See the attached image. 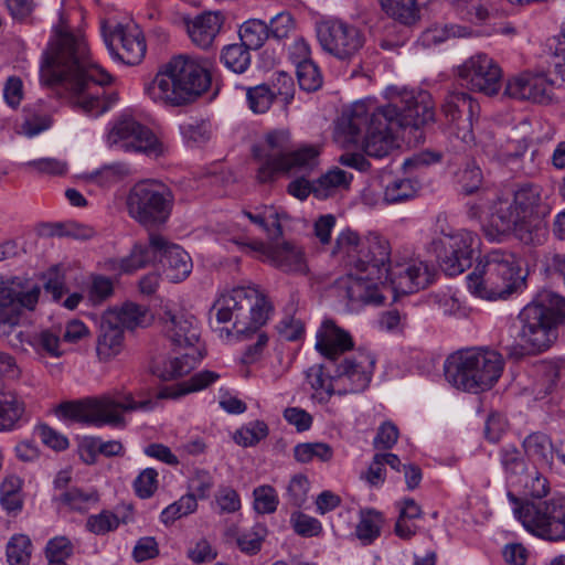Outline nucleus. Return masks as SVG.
Returning a JSON list of instances; mask_svg holds the SVG:
<instances>
[{
  "label": "nucleus",
  "mask_w": 565,
  "mask_h": 565,
  "mask_svg": "<svg viewBox=\"0 0 565 565\" xmlns=\"http://www.w3.org/2000/svg\"><path fill=\"white\" fill-rule=\"evenodd\" d=\"M387 104L376 106L360 100L338 119L335 134L347 143H358L366 156L382 159L397 146L396 135L402 128H419L434 120V107L427 92L388 87Z\"/></svg>",
  "instance_id": "nucleus-1"
},
{
  "label": "nucleus",
  "mask_w": 565,
  "mask_h": 565,
  "mask_svg": "<svg viewBox=\"0 0 565 565\" xmlns=\"http://www.w3.org/2000/svg\"><path fill=\"white\" fill-rule=\"evenodd\" d=\"M56 39L44 53L41 81L45 85L63 83L73 104L85 114L99 116L117 100L115 94L103 98V86L110 75L90 60L87 43L82 35L56 29Z\"/></svg>",
  "instance_id": "nucleus-2"
},
{
  "label": "nucleus",
  "mask_w": 565,
  "mask_h": 565,
  "mask_svg": "<svg viewBox=\"0 0 565 565\" xmlns=\"http://www.w3.org/2000/svg\"><path fill=\"white\" fill-rule=\"evenodd\" d=\"M211 81V73L201 61L181 54L162 64L145 90L154 103L179 107L205 93Z\"/></svg>",
  "instance_id": "nucleus-3"
},
{
  "label": "nucleus",
  "mask_w": 565,
  "mask_h": 565,
  "mask_svg": "<svg viewBox=\"0 0 565 565\" xmlns=\"http://www.w3.org/2000/svg\"><path fill=\"white\" fill-rule=\"evenodd\" d=\"M158 315L167 338L175 348L185 350L181 356L170 359L152 369L156 376L170 381L188 374L203 359L202 350L198 345L199 323L192 313L173 301H166Z\"/></svg>",
  "instance_id": "nucleus-4"
},
{
  "label": "nucleus",
  "mask_w": 565,
  "mask_h": 565,
  "mask_svg": "<svg viewBox=\"0 0 565 565\" xmlns=\"http://www.w3.org/2000/svg\"><path fill=\"white\" fill-rule=\"evenodd\" d=\"M157 262L172 282L183 281L193 267L190 255L181 246L160 234L150 233L147 243H135L129 255L111 259L109 268L119 274H132Z\"/></svg>",
  "instance_id": "nucleus-5"
},
{
  "label": "nucleus",
  "mask_w": 565,
  "mask_h": 565,
  "mask_svg": "<svg viewBox=\"0 0 565 565\" xmlns=\"http://www.w3.org/2000/svg\"><path fill=\"white\" fill-rule=\"evenodd\" d=\"M524 284L516 256L503 249H493L484 255L467 277L470 292L487 300L504 299Z\"/></svg>",
  "instance_id": "nucleus-6"
},
{
  "label": "nucleus",
  "mask_w": 565,
  "mask_h": 565,
  "mask_svg": "<svg viewBox=\"0 0 565 565\" xmlns=\"http://www.w3.org/2000/svg\"><path fill=\"white\" fill-rule=\"evenodd\" d=\"M504 366L502 355L489 349L472 348L455 352L445 362L446 380L458 390L479 393L490 390Z\"/></svg>",
  "instance_id": "nucleus-7"
},
{
  "label": "nucleus",
  "mask_w": 565,
  "mask_h": 565,
  "mask_svg": "<svg viewBox=\"0 0 565 565\" xmlns=\"http://www.w3.org/2000/svg\"><path fill=\"white\" fill-rule=\"evenodd\" d=\"M519 319L522 348L530 354L543 352L556 340V326L565 321V299L543 290L521 310Z\"/></svg>",
  "instance_id": "nucleus-8"
},
{
  "label": "nucleus",
  "mask_w": 565,
  "mask_h": 565,
  "mask_svg": "<svg viewBox=\"0 0 565 565\" xmlns=\"http://www.w3.org/2000/svg\"><path fill=\"white\" fill-rule=\"evenodd\" d=\"M375 359L363 352L344 358L334 375H327L323 365L316 364L306 372L307 381L315 391L312 397L327 403L333 394L345 395L364 391L371 381Z\"/></svg>",
  "instance_id": "nucleus-9"
},
{
  "label": "nucleus",
  "mask_w": 565,
  "mask_h": 565,
  "mask_svg": "<svg viewBox=\"0 0 565 565\" xmlns=\"http://www.w3.org/2000/svg\"><path fill=\"white\" fill-rule=\"evenodd\" d=\"M218 323L233 321L238 334L258 330L268 319L270 306L266 297L255 287H236L220 296L214 302Z\"/></svg>",
  "instance_id": "nucleus-10"
},
{
  "label": "nucleus",
  "mask_w": 565,
  "mask_h": 565,
  "mask_svg": "<svg viewBox=\"0 0 565 565\" xmlns=\"http://www.w3.org/2000/svg\"><path fill=\"white\" fill-rule=\"evenodd\" d=\"M152 408L153 402L151 399L136 402L131 394L118 397L103 395L79 402L62 403L57 407V413L78 423L122 427L125 426L124 412L150 411Z\"/></svg>",
  "instance_id": "nucleus-11"
},
{
  "label": "nucleus",
  "mask_w": 565,
  "mask_h": 565,
  "mask_svg": "<svg viewBox=\"0 0 565 565\" xmlns=\"http://www.w3.org/2000/svg\"><path fill=\"white\" fill-rule=\"evenodd\" d=\"M174 205V194L164 183L143 180L128 192L126 206L129 216L146 228H156L168 222Z\"/></svg>",
  "instance_id": "nucleus-12"
},
{
  "label": "nucleus",
  "mask_w": 565,
  "mask_h": 565,
  "mask_svg": "<svg viewBox=\"0 0 565 565\" xmlns=\"http://www.w3.org/2000/svg\"><path fill=\"white\" fill-rule=\"evenodd\" d=\"M508 498L515 504V518L530 533L551 542L565 541V497L537 503L521 502L512 492H508Z\"/></svg>",
  "instance_id": "nucleus-13"
},
{
  "label": "nucleus",
  "mask_w": 565,
  "mask_h": 565,
  "mask_svg": "<svg viewBox=\"0 0 565 565\" xmlns=\"http://www.w3.org/2000/svg\"><path fill=\"white\" fill-rule=\"evenodd\" d=\"M479 236L472 232L454 231L446 218L438 217L430 246L445 274L456 276L471 266Z\"/></svg>",
  "instance_id": "nucleus-14"
},
{
  "label": "nucleus",
  "mask_w": 565,
  "mask_h": 565,
  "mask_svg": "<svg viewBox=\"0 0 565 565\" xmlns=\"http://www.w3.org/2000/svg\"><path fill=\"white\" fill-rule=\"evenodd\" d=\"M332 255L341 257L352 269L364 270L370 265L372 274L380 278L391 257V246L377 234L361 238L358 233L344 230L335 239Z\"/></svg>",
  "instance_id": "nucleus-15"
},
{
  "label": "nucleus",
  "mask_w": 565,
  "mask_h": 565,
  "mask_svg": "<svg viewBox=\"0 0 565 565\" xmlns=\"http://www.w3.org/2000/svg\"><path fill=\"white\" fill-rule=\"evenodd\" d=\"M41 286L29 279L14 277L0 281V326L12 328L23 310L33 311L41 295Z\"/></svg>",
  "instance_id": "nucleus-16"
},
{
  "label": "nucleus",
  "mask_w": 565,
  "mask_h": 565,
  "mask_svg": "<svg viewBox=\"0 0 565 565\" xmlns=\"http://www.w3.org/2000/svg\"><path fill=\"white\" fill-rule=\"evenodd\" d=\"M109 146H117L126 152H142L150 157L163 153V143L146 126L131 117H124L113 126L107 136Z\"/></svg>",
  "instance_id": "nucleus-17"
},
{
  "label": "nucleus",
  "mask_w": 565,
  "mask_h": 565,
  "mask_svg": "<svg viewBox=\"0 0 565 565\" xmlns=\"http://www.w3.org/2000/svg\"><path fill=\"white\" fill-rule=\"evenodd\" d=\"M457 76L461 86L487 96L497 95L501 88V67L484 53L467 58L458 66Z\"/></svg>",
  "instance_id": "nucleus-18"
},
{
  "label": "nucleus",
  "mask_w": 565,
  "mask_h": 565,
  "mask_svg": "<svg viewBox=\"0 0 565 565\" xmlns=\"http://www.w3.org/2000/svg\"><path fill=\"white\" fill-rule=\"evenodd\" d=\"M291 151L290 134L286 129L268 132L264 141L253 148L258 163L256 178L260 183L271 182L280 174L282 162Z\"/></svg>",
  "instance_id": "nucleus-19"
},
{
  "label": "nucleus",
  "mask_w": 565,
  "mask_h": 565,
  "mask_svg": "<svg viewBox=\"0 0 565 565\" xmlns=\"http://www.w3.org/2000/svg\"><path fill=\"white\" fill-rule=\"evenodd\" d=\"M317 38L322 50L339 60L351 58L363 46L361 32L341 20H328L317 25Z\"/></svg>",
  "instance_id": "nucleus-20"
},
{
  "label": "nucleus",
  "mask_w": 565,
  "mask_h": 565,
  "mask_svg": "<svg viewBox=\"0 0 565 565\" xmlns=\"http://www.w3.org/2000/svg\"><path fill=\"white\" fill-rule=\"evenodd\" d=\"M388 277V268L384 265V273L380 278L372 274L370 265L364 270L352 269L348 276L340 280L339 287L353 305L383 303L385 297L379 291V285L384 288Z\"/></svg>",
  "instance_id": "nucleus-21"
},
{
  "label": "nucleus",
  "mask_w": 565,
  "mask_h": 565,
  "mask_svg": "<svg viewBox=\"0 0 565 565\" xmlns=\"http://www.w3.org/2000/svg\"><path fill=\"white\" fill-rule=\"evenodd\" d=\"M233 242L246 253H262L264 260L285 273L306 274L308 271L303 252L290 243L265 246L255 239L234 238Z\"/></svg>",
  "instance_id": "nucleus-22"
},
{
  "label": "nucleus",
  "mask_w": 565,
  "mask_h": 565,
  "mask_svg": "<svg viewBox=\"0 0 565 565\" xmlns=\"http://www.w3.org/2000/svg\"><path fill=\"white\" fill-rule=\"evenodd\" d=\"M386 267L388 277L385 288H390L395 294L417 292L429 286L435 277L434 267L422 260H409L394 266L388 260Z\"/></svg>",
  "instance_id": "nucleus-23"
},
{
  "label": "nucleus",
  "mask_w": 565,
  "mask_h": 565,
  "mask_svg": "<svg viewBox=\"0 0 565 565\" xmlns=\"http://www.w3.org/2000/svg\"><path fill=\"white\" fill-rule=\"evenodd\" d=\"M105 42L110 53L127 65L139 64L147 51L145 36L137 28L118 25Z\"/></svg>",
  "instance_id": "nucleus-24"
},
{
  "label": "nucleus",
  "mask_w": 565,
  "mask_h": 565,
  "mask_svg": "<svg viewBox=\"0 0 565 565\" xmlns=\"http://www.w3.org/2000/svg\"><path fill=\"white\" fill-rule=\"evenodd\" d=\"M487 202H491L490 225L484 228V234L489 239L497 241L499 236L510 233L522 216L510 196H501L493 192L492 198H487Z\"/></svg>",
  "instance_id": "nucleus-25"
},
{
  "label": "nucleus",
  "mask_w": 565,
  "mask_h": 565,
  "mask_svg": "<svg viewBox=\"0 0 565 565\" xmlns=\"http://www.w3.org/2000/svg\"><path fill=\"white\" fill-rule=\"evenodd\" d=\"M504 94L519 100L548 104L553 98V83L544 75H523L509 79Z\"/></svg>",
  "instance_id": "nucleus-26"
},
{
  "label": "nucleus",
  "mask_w": 565,
  "mask_h": 565,
  "mask_svg": "<svg viewBox=\"0 0 565 565\" xmlns=\"http://www.w3.org/2000/svg\"><path fill=\"white\" fill-rule=\"evenodd\" d=\"M353 348V340L349 332L326 319L317 332L316 349L327 359L335 360L343 352Z\"/></svg>",
  "instance_id": "nucleus-27"
},
{
  "label": "nucleus",
  "mask_w": 565,
  "mask_h": 565,
  "mask_svg": "<svg viewBox=\"0 0 565 565\" xmlns=\"http://www.w3.org/2000/svg\"><path fill=\"white\" fill-rule=\"evenodd\" d=\"M220 12H204L194 19L185 20L186 31L191 41L199 47L206 50L212 46L223 25Z\"/></svg>",
  "instance_id": "nucleus-28"
},
{
  "label": "nucleus",
  "mask_w": 565,
  "mask_h": 565,
  "mask_svg": "<svg viewBox=\"0 0 565 565\" xmlns=\"http://www.w3.org/2000/svg\"><path fill=\"white\" fill-rule=\"evenodd\" d=\"M117 318L111 313H104L97 338L96 353L100 361L107 362L117 356L124 347V331L116 326Z\"/></svg>",
  "instance_id": "nucleus-29"
},
{
  "label": "nucleus",
  "mask_w": 565,
  "mask_h": 565,
  "mask_svg": "<svg viewBox=\"0 0 565 565\" xmlns=\"http://www.w3.org/2000/svg\"><path fill=\"white\" fill-rule=\"evenodd\" d=\"M497 457L505 481L511 486L521 484L527 472L525 454L514 444H507L498 449Z\"/></svg>",
  "instance_id": "nucleus-30"
},
{
  "label": "nucleus",
  "mask_w": 565,
  "mask_h": 565,
  "mask_svg": "<svg viewBox=\"0 0 565 565\" xmlns=\"http://www.w3.org/2000/svg\"><path fill=\"white\" fill-rule=\"evenodd\" d=\"M52 126L50 109L42 100L28 104L22 110V122L19 132L34 137Z\"/></svg>",
  "instance_id": "nucleus-31"
},
{
  "label": "nucleus",
  "mask_w": 565,
  "mask_h": 565,
  "mask_svg": "<svg viewBox=\"0 0 565 565\" xmlns=\"http://www.w3.org/2000/svg\"><path fill=\"white\" fill-rule=\"evenodd\" d=\"M479 104L466 92L452 90L447 94L443 104V113L450 122L458 121L463 114L473 119L479 115Z\"/></svg>",
  "instance_id": "nucleus-32"
},
{
  "label": "nucleus",
  "mask_w": 565,
  "mask_h": 565,
  "mask_svg": "<svg viewBox=\"0 0 565 565\" xmlns=\"http://www.w3.org/2000/svg\"><path fill=\"white\" fill-rule=\"evenodd\" d=\"M25 414V405L13 392L0 393V433L12 431L19 427Z\"/></svg>",
  "instance_id": "nucleus-33"
},
{
  "label": "nucleus",
  "mask_w": 565,
  "mask_h": 565,
  "mask_svg": "<svg viewBox=\"0 0 565 565\" xmlns=\"http://www.w3.org/2000/svg\"><path fill=\"white\" fill-rule=\"evenodd\" d=\"M514 236L525 245H542L547 238V224L539 215L521 217L512 228Z\"/></svg>",
  "instance_id": "nucleus-34"
},
{
  "label": "nucleus",
  "mask_w": 565,
  "mask_h": 565,
  "mask_svg": "<svg viewBox=\"0 0 565 565\" xmlns=\"http://www.w3.org/2000/svg\"><path fill=\"white\" fill-rule=\"evenodd\" d=\"M220 379L216 372L204 370L195 373L188 381L167 386L158 393V398H175L188 393L204 390Z\"/></svg>",
  "instance_id": "nucleus-35"
},
{
  "label": "nucleus",
  "mask_w": 565,
  "mask_h": 565,
  "mask_svg": "<svg viewBox=\"0 0 565 565\" xmlns=\"http://www.w3.org/2000/svg\"><path fill=\"white\" fill-rule=\"evenodd\" d=\"M522 447L529 458L534 459L541 466L552 467L554 447L546 434L535 431L527 435L522 443Z\"/></svg>",
  "instance_id": "nucleus-36"
},
{
  "label": "nucleus",
  "mask_w": 565,
  "mask_h": 565,
  "mask_svg": "<svg viewBox=\"0 0 565 565\" xmlns=\"http://www.w3.org/2000/svg\"><path fill=\"white\" fill-rule=\"evenodd\" d=\"M105 313L114 315L117 318L114 323L120 326L122 330L146 327L151 320L149 310L134 302H126L121 308L110 309Z\"/></svg>",
  "instance_id": "nucleus-37"
},
{
  "label": "nucleus",
  "mask_w": 565,
  "mask_h": 565,
  "mask_svg": "<svg viewBox=\"0 0 565 565\" xmlns=\"http://www.w3.org/2000/svg\"><path fill=\"white\" fill-rule=\"evenodd\" d=\"M23 480L15 475H9L0 483V504L8 513H18L23 508Z\"/></svg>",
  "instance_id": "nucleus-38"
},
{
  "label": "nucleus",
  "mask_w": 565,
  "mask_h": 565,
  "mask_svg": "<svg viewBox=\"0 0 565 565\" xmlns=\"http://www.w3.org/2000/svg\"><path fill=\"white\" fill-rule=\"evenodd\" d=\"M132 521V510L127 508V513L122 516L115 514L109 510H103L98 514L88 516L86 527L89 532L96 535H105L115 531L120 523L127 524Z\"/></svg>",
  "instance_id": "nucleus-39"
},
{
  "label": "nucleus",
  "mask_w": 565,
  "mask_h": 565,
  "mask_svg": "<svg viewBox=\"0 0 565 565\" xmlns=\"http://www.w3.org/2000/svg\"><path fill=\"white\" fill-rule=\"evenodd\" d=\"M319 152L315 147H303L295 151H290L285 161L280 173L294 172L306 173L313 170L318 166Z\"/></svg>",
  "instance_id": "nucleus-40"
},
{
  "label": "nucleus",
  "mask_w": 565,
  "mask_h": 565,
  "mask_svg": "<svg viewBox=\"0 0 565 565\" xmlns=\"http://www.w3.org/2000/svg\"><path fill=\"white\" fill-rule=\"evenodd\" d=\"M54 500L71 510L86 511L99 501V494L96 490H84L81 488H70L55 495Z\"/></svg>",
  "instance_id": "nucleus-41"
},
{
  "label": "nucleus",
  "mask_w": 565,
  "mask_h": 565,
  "mask_svg": "<svg viewBox=\"0 0 565 565\" xmlns=\"http://www.w3.org/2000/svg\"><path fill=\"white\" fill-rule=\"evenodd\" d=\"M220 60L228 71L243 74L250 66V50L242 43L228 44L222 49Z\"/></svg>",
  "instance_id": "nucleus-42"
},
{
  "label": "nucleus",
  "mask_w": 565,
  "mask_h": 565,
  "mask_svg": "<svg viewBox=\"0 0 565 565\" xmlns=\"http://www.w3.org/2000/svg\"><path fill=\"white\" fill-rule=\"evenodd\" d=\"M383 523L384 519L379 511L372 509L362 510L360 521L355 527L356 537L363 545L372 544L381 535Z\"/></svg>",
  "instance_id": "nucleus-43"
},
{
  "label": "nucleus",
  "mask_w": 565,
  "mask_h": 565,
  "mask_svg": "<svg viewBox=\"0 0 565 565\" xmlns=\"http://www.w3.org/2000/svg\"><path fill=\"white\" fill-rule=\"evenodd\" d=\"M352 180V174L335 168L322 174L315 183L313 194L319 198H328L338 189H345Z\"/></svg>",
  "instance_id": "nucleus-44"
},
{
  "label": "nucleus",
  "mask_w": 565,
  "mask_h": 565,
  "mask_svg": "<svg viewBox=\"0 0 565 565\" xmlns=\"http://www.w3.org/2000/svg\"><path fill=\"white\" fill-rule=\"evenodd\" d=\"M238 35L241 43L246 47L258 50L269 39V28L259 19H249L239 26Z\"/></svg>",
  "instance_id": "nucleus-45"
},
{
  "label": "nucleus",
  "mask_w": 565,
  "mask_h": 565,
  "mask_svg": "<svg viewBox=\"0 0 565 565\" xmlns=\"http://www.w3.org/2000/svg\"><path fill=\"white\" fill-rule=\"evenodd\" d=\"M382 9L398 22L411 25L419 18L416 0H379Z\"/></svg>",
  "instance_id": "nucleus-46"
},
{
  "label": "nucleus",
  "mask_w": 565,
  "mask_h": 565,
  "mask_svg": "<svg viewBox=\"0 0 565 565\" xmlns=\"http://www.w3.org/2000/svg\"><path fill=\"white\" fill-rule=\"evenodd\" d=\"M128 173L129 169L126 164L116 162L106 164L96 171L83 173L81 178L87 183H95L99 186H110L121 181Z\"/></svg>",
  "instance_id": "nucleus-47"
},
{
  "label": "nucleus",
  "mask_w": 565,
  "mask_h": 565,
  "mask_svg": "<svg viewBox=\"0 0 565 565\" xmlns=\"http://www.w3.org/2000/svg\"><path fill=\"white\" fill-rule=\"evenodd\" d=\"M244 215L266 233L268 238L277 239L282 235L280 215L274 207H265L260 212H244Z\"/></svg>",
  "instance_id": "nucleus-48"
},
{
  "label": "nucleus",
  "mask_w": 565,
  "mask_h": 565,
  "mask_svg": "<svg viewBox=\"0 0 565 565\" xmlns=\"http://www.w3.org/2000/svg\"><path fill=\"white\" fill-rule=\"evenodd\" d=\"M512 200L522 217L534 215L541 203V188L535 184L521 185Z\"/></svg>",
  "instance_id": "nucleus-49"
},
{
  "label": "nucleus",
  "mask_w": 565,
  "mask_h": 565,
  "mask_svg": "<svg viewBox=\"0 0 565 565\" xmlns=\"http://www.w3.org/2000/svg\"><path fill=\"white\" fill-rule=\"evenodd\" d=\"M31 552V540L24 534H14L7 544V561L10 565H29Z\"/></svg>",
  "instance_id": "nucleus-50"
},
{
  "label": "nucleus",
  "mask_w": 565,
  "mask_h": 565,
  "mask_svg": "<svg viewBox=\"0 0 565 565\" xmlns=\"http://www.w3.org/2000/svg\"><path fill=\"white\" fill-rule=\"evenodd\" d=\"M294 456L301 463L310 462L313 459L327 462L332 459L333 449L326 443H303L294 448Z\"/></svg>",
  "instance_id": "nucleus-51"
},
{
  "label": "nucleus",
  "mask_w": 565,
  "mask_h": 565,
  "mask_svg": "<svg viewBox=\"0 0 565 565\" xmlns=\"http://www.w3.org/2000/svg\"><path fill=\"white\" fill-rule=\"evenodd\" d=\"M198 509L194 494H184L178 501L171 503L160 514L163 524L170 525L174 521L193 513Z\"/></svg>",
  "instance_id": "nucleus-52"
},
{
  "label": "nucleus",
  "mask_w": 565,
  "mask_h": 565,
  "mask_svg": "<svg viewBox=\"0 0 565 565\" xmlns=\"http://www.w3.org/2000/svg\"><path fill=\"white\" fill-rule=\"evenodd\" d=\"M268 436V426L263 420L252 422L233 435L235 443L243 447H253Z\"/></svg>",
  "instance_id": "nucleus-53"
},
{
  "label": "nucleus",
  "mask_w": 565,
  "mask_h": 565,
  "mask_svg": "<svg viewBox=\"0 0 565 565\" xmlns=\"http://www.w3.org/2000/svg\"><path fill=\"white\" fill-rule=\"evenodd\" d=\"M246 98L252 111L255 114H264L270 108L275 93L271 92L267 85L262 84L247 88Z\"/></svg>",
  "instance_id": "nucleus-54"
},
{
  "label": "nucleus",
  "mask_w": 565,
  "mask_h": 565,
  "mask_svg": "<svg viewBox=\"0 0 565 565\" xmlns=\"http://www.w3.org/2000/svg\"><path fill=\"white\" fill-rule=\"evenodd\" d=\"M296 74L300 88L306 92H316L322 85V75L313 61L299 64Z\"/></svg>",
  "instance_id": "nucleus-55"
},
{
  "label": "nucleus",
  "mask_w": 565,
  "mask_h": 565,
  "mask_svg": "<svg viewBox=\"0 0 565 565\" xmlns=\"http://www.w3.org/2000/svg\"><path fill=\"white\" fill-rule=\"evenodd\" d=\"M416 193L414 182L409 179H395L388 183L384 191L387 203H398L413 198Z\"/></svg>",
  "instance_id": "nucleus-56"
},
{
  "label": "nucleus",
  "mask_w": 565,
  "mask_h": 565,
  "mask_svg": "<svg viewBox=\"0 0 565 565\" xmlns=\"http://www.w3.org/2000/svg\"><path fill=\"white\" fill-rule=\"evenodd\" d=\"M254 509L262 514L274 513L278 505V495L271 486H259L254 489Z\"/></svg>",
  "instance_id": "nucleus-57"
},
{
  "label": "nucleus",
  "mask_w": 565,
  "mask_h": 565,
  "mask_svg": "<svg viewBox=\"0 0 565 565\" xmlns=\"http://www.w3.org/2000/svg\"><path fill=\"white\" fill-rule=\"evenodd\" d=\"M520 486L523 487V493L533 499H542L550 492L548 480L537 470L527 473L526 480Z\"/></svg>",
  "instance_id": "nucleus-58"
},
{
  "label": "nucleus",
  "mask_w": 565,
  "mask_h": 565,
  "mask_svg": "<svg viewBox=\"0 0 565 565\" xmlns=\"http://www.w3.org/2000/svg\"><path fill=\"white\" fill-rule=\"evenodd\" d=\"M290 521L295 532L305 537L317 536L322 531L320 521L302 512L292 513Z\"/></svg>",
  "instance_id": "nucleus-59"
},
{
  "label": "nucleus",
  "mask_w": 565,
  "mask_h": 565,
  "mask_svg": "<svg viewBox=\"0 0 565 565\" xmlns=\"http://www.w3.org/2000/svg\"><path fill=\"white\" fill-rule=\"evenodd\" d=\"M53 234L60 237L89 239L95 235V230L88 225L76 222H65L56 224Z\"/></svg>",
  "instance_id": "nucleus-60"
},
{
  "label": "nucleus",
  "mask_w": 565,
  "mask_h": 565,
  "mask_svg": "<svg viewBox=\"0 0 565 565\" xmlns=\"http://www.w3.org/2000/svg\"><path fill=\"white\" fill-rule=\"evenodd\" d=\"M158 472L152 468H147L139 473L134 481L136 494L141 499L150 498L158 487Z\"/></svg>",
  "instance_id": "nucleus-61"
},
{
  "label": "nucleus",
  "mask_w": 565,
  "mask_h": 565,
  "mask_svg": "<svg viewBox=\"0 0 565 565\" xmlns=\"http://www.w3.org/2000/svg\"><path fill=\"white\" fill-rule=\"evenodd\" d=\"M73 554V545L65 536L54 537L49 541L45 548L47 561L66 562Z\"/></svg>",
  "instance_id": "nucleus-62"
},
{
  "label": "nucleus",
  "mask_w": 565,
  "mask_h": 565,
  "mask_svg": "<svg viewBox=\"0 0 565 565\" xmlns=\"http://www.w3.org/2000/svg\"><path fill=\"white\" fill-rule=\"evenodd\" d=\"M114 292V285L110 278L96 275L92 277L88 290V298L94 303H100Z\"/></svg>",
  "instance_id": "nucleus-63"
},
{
  "label": "nucleus",
  "mask_w": 565,
  "mask_h": 565,
  "mask_svg": "<svg viewBox=\"0 0 565 565\" xmlns=\"http://www.w3.org/2000/svg\"><path fill=\"white\" fill-rule=\"evenodd\" d=\"M269 38L276 40L286 39L295 28V21L289 12H280L270 19L268 24Z\"/></svg>",
  "instance_id": "nucleus-64"
}]
</instances>
